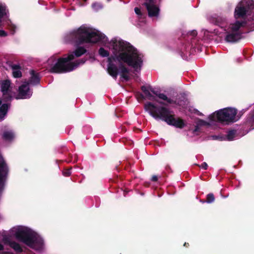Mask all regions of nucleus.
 <instances>
[{
	"mask_svg": "<svg viewBox=\"0 0 254 254\" xmlns=\"http://www.w3.org/2000/svg\"><path fill=\"white\" fill-rule=\"evenodd\" d=\"M65 41L77 47L66 58H58L55 56L50 57L47 62L51 72H69L83 64L84 59L72 61L75 57H79L86 52L84 47L78 46L83 43H100L112 50L113 55L108 59L107 70L114 78L119 74L124 80L129 79V69L122 63H126L136 71L140 70L143 64V55L129 43L118 38L107 42L108 39L104 34L86 26H81L70 32L65 36Z\"/></svg>",
	"mask_w": 254,
	"mask_h": 254,
	"instance_id": "f257e3e1",
	"label": "nucleus"
},
{
	"mask_svg": "<svg viewBox=\"0 0 254 254\" xmlns=\"http://www.w3.org/2000/svg\"><path fill=\"white\" fill-rule=\"evenodd\" d=\"M10 234L18 240L36 250L43 247L42 238L32 229L23 226H16L10 230Z\"/></svg>",
	"mask_w": 254,
	"mask_h": 254,
	"instance_id": "f03ea898",
	"label": "nucleus"
},
{
	"mask_svg": "<svg viewBox=\"0 0 254 254\" xmlns=\"http://www.w3.org/2000/svg\"><path fill=\"white\" fill-rule=\"evenodd\" d=\"M144 109L150 116L156 120H161L168 125L182 128L185 126L184 121L180 119H176L168 109L156 103L147 102L144 105Z\"/></svg>",
	"mask_w": 254,
	"mask_h": 254,
	"instance_id": "7ed1b4c3",
	"label": "nucleus"
},
{
	"mask_svg": "<svg viewBox=\"0 0 254 254\" xmlns=\"http://www.w3.org/2000/svg\"><path fill=\"white\" fill-rule=\"evenodd\" d=\"M237 110L233 108H225L219 110L209 116V119L211 121H215L222 124L229 125L237 121L240 117L236 115Z\"/></svg>",
	"mask_w": 254,
	"mask_h": 254,
	"instance_id": "20e7f679",
	"label": "nucleus"
},
{
	"mask_svg": "<svg viewBox=\"0 0 254 254\" xmlns=\"http://www.w3.org/2000/svg\"><path fill=\"white\" fill-rule=\"evenodd\" d=\"M252 1L250 0H243L236 6L234 11V17L236 19H245L250 11Z\"/></svg>",
	"mask_w": 254,
	"mask_h": 254,
	"instance_id": "39448f33",
	"label": "nucleus"
},
{
	"mask_svg": "<svg viewBox=\"0 0 254 254\" xmlns=\"http://www.w3.org/2000/svg\"><path fill=\"white\" fill-rule=\"evenodd\" d=\"M1 91L3 94V98L6 101L10 100L14 95V92L12 91L10 82L8 80H2L0 82Z\"/></svg>",
	"mask_w": 254,
	"mask_h": 254,
	"instance_id": "423d86ee",
	"label": "nucleus"
},
{
	"mask_svg": "<svg viewBox=\"0 0 254 254\" xmlns=\"http://www.w3.org/2000/svg\"><path fill=\"white\" fill-rule=\"evenodd\" d=\"M8 171V167L3 157L0 155V194L4 188Z\"/></svg>",
	"mask_w": 254,
	"mask_h": 254,
	"instance_id": "0eeeda50",
	"label": "nucleus"
},
{
	"mask_svg": "<svg viewBox=\"0 0 254 254\" xmlns=\"http://www.w3.org/2000/svg\"><path fill=\"white\" fill-rule=\"evenodd\" d=\"M145 6L149 17H158L159 14V8L155 4L154 0H146L144 3Z\"/></svg>",
	"mask_w": 254,
	"mask_h": 254,
	"instance_id": "6e6552de",
	"label": "nucleus"
},
{
	"mask_svg": "<svg viewBox=\"0 0 254 254\" xmlns=\"http://www.w3.org/2000/svg\"><path fill=\"white\" fill-rule=\"evenodd\" d=\"M32 95V91L29 88L28 83L24 82L19 87L18 94L16 99H28Z\"/></svg>",
	"mask_w": 254,
	"mask_h": 254,
	"instance_id": "1a4fd4ad",
	"label": "nucleus"
},
{
	"mask_svg": "<svg viewBox=\"0 0 254 254\" xmlns=\"http://www.w3.org/2000/svg\"><path fill=\"white\" fill-rule=\"evenodd\" d=\"M7 18V10L4 5L0 3V27L4 25L3 21H6ZM7 35V33L4 30H0V36L5 37Z\"/></svg>",
	"mask_w": 254,
	"mask_h": 254,
	"instance_id": "9d476101",
	"label": "nucleus"
},
{
	"mask_svg": "<svg viewBox=\"0 0 254 254\" xmlns=\"http://www.w3.org/2000/svg\"><path fill=\"white\" fill-rule=\"evenodd\" d=\"M2 242L5 245L9 246L11 248L13 249L16 253H20L22 251V248L20 244L15 241H12L9 236H3Z\"/></svg>",
	"mask_w": 254,
	"mask_h": 254,
	"instance_id": "9b49d317",
	"label": "nucleus"
},
{
	"mask_svg": "<svg viewBox=\"0 0 254 254\" xmlns=\"http://www.w3.org/2000/svg\"><path fill=\"white\" fill-rule=\"evenodd\" d=\"M242 37V33H236L231 31L227 32L225 40L229 43H235L240 40Z\"/></svg>",
	"mask_w": 254,
	"mask_h": 254,
	"instance_id": "f8f14e48",
	"label": "nucleus"
},
{
	"mask_svg": "<svg viewBox=\"0 0 254 254\" xmlns=\"http://www.w3.org/2000/svg\"><path fill=\"white\" fill-rule=\"evenodd\" d=\"M247 24V22L246 20H243L242 21H240L239 20H237L235 23L230 24L229 29V31L233 32L236 33H242L240 31V29L241 27H246Z\"/></svg>",
	"mask_w": 254,
	"mask_h": 254,
	"instance_id": "ddd939ff",
	"label": "nucleus"
},
{
	"mask_svg": "<svg viewBox=\"0 0 254 254\" xmlns=\"http://www.w3.org/2000/svg\"><path fill=\"white\" fill-rule=\"evenodd\" d=\"M30 78L28 82H25L28 83V85H36L40 82V77L38 73L35 72L34 70L30 71Z\"/></svg>",
	"mask_w": 254,
	"mask_h": 254,
	"instance_id": "4468645a",
	"label": "nucleus"
},
{
	"mask_svg": "<svg viewBox=\"0 0 254 254\" xmlns=\"http://www.w3.org/2000/svg\"><path fill=\"white\" fill-rule=\"evenodd\" d=\"M2 137L5 141L11 142L14 139L15 133L11 129H6L3 131Z\"/></svg>",
	"mask_w": 254,
	"mask_h": 254,
	"instance_id": "2eb2a0df",
	"label": "nucleus"
},
{
	"mask_svg": "<svg viewBox=\"0 0 254 254\" xmlns=\"http://www.w3.org/2000/svg\"><path fill=\"white\" fill-rule=\"evenodd\" d=\"M254 109L251 111L249 115H248L246 122L245 124L246 125H247L248 127H250V128L249 130L247 131V132H249V131L254 129Z\"/></svg>",
	"mask_w": 254,
	"mask_h": 254,
	"instance_id": "dca6fc26",
	"label": "nucleus"
},
{
	"mask_svg": "<svg viewBox=\"0 0 254 254\" xmlns=\"http://www.w3.org/2000/svg\"><path fill=\"white\" fill-rule=\"evenodd\" d=\"M9 105L7 103L2 104V101L0 99V120H2L6 115Z\"/></svg>",
	"mask_w": 254,
	"mask_h": 254,
	"instance_id": "f3484780",
	"label": "nucleus"
},
{
	"mask_svg": "<svg viewBox=\"0 0 254 254\" xmlns=\"http://www.w3.org/2000/svg\"><path fill=\"white\" fill-rule=\"evenodd\" d=\"M12 70V75L15 78L20 77L22 75L21 67L17 64H12L11 66Z\"/></svg>",
	"mask_w": 254,
	"mask_h": 254,
	"instance_id": "a211bd4d",
	"label": "nucleus"
},
{
	"mask_svg": "<svg viewBox=\"0 0 254 254\" xmlns=\"http://www.w3.org/2000/svg\"><path fill=\"white\" fill-rule=\"evenodd\" d=\"M236 132L237 131L235 129L229 130L226 135L227 139L229 141L233 140L236 136Z\"/></svg>",
	"mask_w": 254,
	"mask_h": 254,
	"instance_id": "6ab92c4d",
	"label": "nucleus"
},
{
	"mask_svg": "<svg viewBox=\"0 0 254 254\" xmlns=\"http://www.w3.org/2000/svg\"><path fill=\"white\" fill-rule=\"evenodd\" d=\"M215 200V196L213 193H209L206 196V199L205 201L208 203H211Z\"/></svg>",
	"mask_w": 254,
	"mask_h": 254,
	"instance_id": "aec40b11",
	"label": "nucleus"
},
{
	"mask_svg": "<svg viewBox=\"0 0 254 254\" xmlns=\"http://www.w3.org/2000/svg\"><path fill=\"white\" fill-rule=\"evenodd\" d=\"M142 90L146 97H147L149 99H151L152 95L149 88L145 86H142Z\"/></svg>",
	"mask_w": 254,
	"mask_h": 254,
	"instance_id": "412c9836",
	"label": "nucleus"
},
{
	"mask_svg": "<svg viewBox=\"0 0 254 254\" xmlns=\"http://www.w3.org/2000/svg\"><path fill=\"white\" fill-rule=\"evenodd\" d=\"M99 54L102 57H107L109 56V53L108 51L105 50L103 48H100L98 51Z\"/></svg>",
	"mask_w": 254,
	"mask_h": 254,
	"instance_id": "4be33fe9",
	"label": "nucleus"
},
{
	"mask_svg": "<svg viewBox=\"0 0 254 254\" xmlns=\"http://www.w3.org/2000/svg\"><path fill=\"white\" fill-rule=\"evenodd\" d=\"M158 97L164 101H165L168 103H171L172 102V100L169 98H168L165 94H160L158 95Z\"/></svg>",
	"mask_w": 254,
	"mask_h": 254,
	"instance_id": "5701e85b",
	"label": "nucleus"
},
{
	"mask_svg": "<svg viewBox=\"0 0 254 254\" xmlns=\"http://www.w3.org/2000/svg\"><path fill=\"white\" fill-rule=\"evenodd\" d=\"M6 23L8 24L9 29L11 32V34H13L15 33V29L16 28L15 25L11 23L8 21H6Z\"/></svg>",
	"mask_w": 254,
	"mask_h": 254,
	"instance_id": "b1692460",
	"label": "nucleus"
},
{
	"mask_svg": "<svg viewBox=\"0 0 254 254\" xmlns=\"http://www.w3.org/2000/svg\"><path fill=\"white\" fill-rule=\"evenodd\" d=\"M92 7L94 10L97 11L102 8V5L99 3H94L92 4Z\"/></svg>",
	"mask_w": 254,
	"mask_h": 254,
	"instance_id": "393cba45",
	"label": "nucleus"
},
{
	"mask_svg": "<svg viewBox=\"0 0 254 254\" xmlns=\"http://www.w3.org/2000/svg\"><path fill=\"white\" fill-rule=\"evenodd\" d=\"M71 174V169L63 172V175L64 176H68Z\"/></svg>",
	"mask_w": 254,
	"mask_h": 254,
	"instance_id": "a878e982",
	"label": "nucleus"
},
{
	"mask_svg": "<svg viewBox=\"0 0 254 254\" xmlns=\"http://www.w3.org/2000/svg\"><path fill=\"white\" fill-rule=\"evenodd\" d=\"M134 11L135 13L139 16H141L142 15L140 9L138 7H135L134 8Z\"/></svg>",
	"mask_w": 254,
	"mask_h": 254,
	"instance_id": "bb28decb",
	"label": "nucleus"
},
{
	"mask_svg": "<svg viewBox=\"0 0 254 254\" xmlns=\"http://www.w3.org/2000/svg\"><path fill=\"white\" fill-rule=\"evenodd\" d=\"M202 169L204 170H206L208 167V165L206 162H203L201 164L200 166Z\"/></svg>",
	"mask_w": 254,
	"mask_h": 254,
	"instance_id": "cd10ccee",
	"label": "nucleus"
},
{
	"mask_svg": "<svg viewBox=\"0 0 254 254\" xmlns=\"http://www.w3.org/2000/svg\"><path fill=\"white\" fill-rule=\"evenodd\" d=\"M199 123H200V125H201L206 126V125H209V124L207 122H206L205 121H203V120H200L199 121Z\"/></svg>",
	"mask_w": 254,
	"mask_h": 254,
	"instance_id": "c85d7f7f",
	"label": "nucleus"
},
{
	"mask_svg": "<svg viewBox=\"0 0 254 254\" xmlns=\"http://www.w3.org/2000/svg\"><path fill=\"white\" fill-rule=\"evenodd\" d=\"M197 34V33L196 30H191V38L195 37Z\"/></svg>",
	"mask_w": 254,
	"mask_h": 254,
	"instance_id": "c756f323",
	"label": "nucleus"
},
{
	"mask_svg": "<svg viewBox=\"0 0 254 254\" xmlns=\"http://www.w3.org/2000/svg\"><path fill=\"white\" fill-rule=\"evenodd\" d=\"M194 113H196L197 115L201 116L202 115V113H200L199 111H197V110L194 109Z\"/></svg>",
	"mask_w": 254,
	"mask_h": 254,
	"instance_id": "7c9ffc66",
	"label": "nucleus"
},
{
	"mask_svg": "<svg viewBox=\"0 0 254 254\" xmlns=\"http://www.w3.org/2000/svg\"><path fill=\"white\" fill-rule=\"evenodd\" d=\"M80 0V5H84L85 2L87 0Z\"/></svg>",
	"mask_w": 254,
	"mask_h": 254,
	"instance_id": "2f4dec72",
	"label": "nucleus"
},
{
	"mask_svg": "<svg viewBox=\"0 0 254 254\" xmlns=\"http://www.w3.org/2000/svg\"><path fill=\"white\" fill-rule=\"evenodd\" d=\"M157 177L156 176H153L152 177V180L153 181H157Z\"/></svg>",
	"mask_w": 254,
	"mask_h": 254,
	"instance_id": "473e14b6",
	"label": "nucleus"
},
{
	"mask_svg": "<svg viewBox=\"0 0 254 254\" xmlns=\"http://www.w3.org/2000/svg\"><path fill=\"white\" fill-rule=\"evenodd\" d=\"M3 250V246L0 243V252Z\"/></svg>",
	"mask_w": 254,
	"mask_h": 254,
	"instance_id": "72a5a7b5",
	"label": "nucleus"
},
{
	"mask_svg": "<svg viewBox=\"0 0 254 254\" xmlns=\"http://www.w3.org/2000/svg\"><path fill=\"white\" fill-rule=\"evenodd\" d=\"M182 57H183V58L184 59H185V60H188H188H189L187 57H186L185 56V55H183V56H182Z\"/></svg>",
	"mask_w": 254,
	"mask_h": 254,
	"instance_id": "f704fd0d",
	"label": "nucleus"
},
{
	"mask_svg": "<svg viewBox=\"0 0 254 254\" xmlns=\"http://www.w3.org/2000/svg\"><path fill=\"white\" fill-rule=\"evenodd\" d=\"M193 51H194V52H195V48L191 47V54H193Z\"/></svg>",
	"mask_w": 254,
	"mask_h": 254,
	"instance_id": "c9c22d12",
	"label": "nucleus"
},
{
	"mask_svg": "<svg viewBox=\"0 0 254 254\" xmlns=\"http://www.w3.org/2000/svg\"><path fill=\"white\" fill-rule=\"evenodd\" d=\"M3 254H14L12 253L8 252L4 253Z\"/></svg>",
	"mask_w": 254,
	"mask_h": 254,
	"instance_id": "e433bc0d",
	"label": "nucleus"
},
{
	"mask_svg": "<svg viewBox=\"0 0 254 254\" xmlns=\"http://www.w3.org/2000/svg\"><path fill=\"white\" fill-rule=\"evenodd\" d=\"M198 127H196L195 128V129H194V132H195V131H198Z\"/></svg>",
	"mask_w": 254,
	"mask_h": 254,
	"instance_id": "4c0bfd02",
	"label": "nucleus"
}]
</instances>
